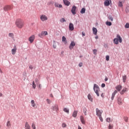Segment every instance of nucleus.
Masks as SVG:
<instances>
[{
	"mask_svg": "<svg viewBox=\"0 0 129 129\" xmlns=\"http://www.w3.org/2000/svg\"><path fill=\"white\" fill-rule=\"evenodd\" d=\"M100 120V121H101L102 122V121H103V119L102 118V117L101 116V115L100 116H98Z\"/></svg>",
	"mask_w": 129,
	"mask_h": 129,
	"instance_id": "41",
	"label": "nucleus"
},
{
	"mask_svg": "<svg viewBox=\"0 0 129 129\" xmlns=\"http://www.w3.org/2000/svg\"><path fill=\"white\" fill-rule=\"evenodd\" d=\"M11 121H10V120L8 121L7 122V127H10V126H11Z\"/></svg>",
	"mask_w": 129,
	"mask_h": 129,
	"instance_id": "29",
	"label": "nucleus"
},
{
	"mask_svg": "<svg viewBox=\"0 0 129 129\" xmlns=\"http://www.w3.org/2000/svg\"><path fill=\"white\" fill-rule=\"evenodd\" d=\"M63 2L66 6H67L68 7L70 6V3L68 0H63Z\"/></svg>",
	"mask_w": 129,
	"mask_h": 129,
	"instance_id": "18",
	"label": "nucleus"
},
{
	"mask_svg": "<svg viewBox=\"0 0 129 129\" xmlns=\"http://www.w3.org/2000/svg\"><path fill=\"white\" fill-rule=\"evenodd\" d=\"M82 55L80 56V58H82Z\"/></svg>",
	"mask_w": 129,
	"mask_h": 129,
	"instance_id": "62",
	"label": "nucleus"
},
{
	"mask_svg": "<svg viewBox=\"0 0 129 129\" xmlns=\"http://www.w3.org/2000/svg\"><path fill=\"white\" fill-rule=\"evenodd\" d=\"M123 100H122V99H121L120 97H118L117 99V103L119 105H121L122 104Z\"/></svg>",
	"mask_w": 129,
	"mask_h": 129,
	"instance_id": "12",
	"label": "nucleus"
},
{
	"mask_svg": "<svg viewBox=\"0 0 129 129\" xmlns=\"http://www.w3.org/2000/svg\"><path fill=\"white\" fill-rule=\"evenodd\" d=\"M40 20L42 22H44V21L48 20V17L46 15H42L40 16Z\"/></svg>",
	"mask_w": 129,
	"mask_h": 129,
	"instance_id": "5",
	"label": "nucleus"
},
{
	"mask_svg": "<svg viewBox=\"0 0 129 129\" xmlns=\"http://www.w3.org/2000/svg\"><path fill=\"white\" fill-rule=\"evenodd\" d=\"M96 115L98 116H100V115H101V114H102V111H100V110H99V108H96Z\"/></svg>",
	"mask_w": 129,
	"mask_h": 129,
	"instance_id": "8",
	"label": "nucleus"
},
{
	"mask_svg": "<svg viewBox=\"0 0 129 129\" xmlns=\"http://www.w3.org/2000/svg\"><path fill=\"white\" fill-rule=\"evenodd\" d=\"M62 41L64 42V44H67V39H66V37H65V36H62Z\"/></svg>",
	"mask_w": 129,
	"mask_h": 129,
	"instance_id": "25",
	"label": "nucleus"
},
{
	"mask_svg": "<svg viewBox=\"0 0 129 129\" xmlns=\"http://www.w3.org/2000/svg\"><path fill=\"white\" fill-rule=\"evenodd\" d=\"M95 38H96V39H98V37L96 36V37H95Z\"/></svg>",
	"mask_w": 129,
	"mask_h": 129,
	"instance_id": "61",
	"label": "nucleus"
},
{
	"mask_svg": "<svg viewBox=\"0 0 129 129\" xmlns=\"http://www.w3.org/2000/svg\"><path fill=\"white\" fill-rule=\"evenodd\" d=\"M106 61H109V55H106Z\"/></svg>",
	"mask_w": 129,
	"mask_h": 129,
	"instance_id": "45",
	"label": "nucleus"
},
{
	"mask_svg": "<svg viewBox=\"0 0 129 129\" xmlns=\"http://www.w3.org/2000/svg\"><path fill=\"white\" fill-rule=\"evenodd\" d=\"M29 69H31V70H33V68H34L33 67V66H32V65H30L29 66Z\"/></svg>",
	"mask_w": 129,
	"mask_h": 129,
	"instance_id": "48",
	"label": "nucleus"
},
{
	"mask_svg": "<svg viewBox=\"0 0 129 129\" xmlns=\"http://www.w3.org/2000/svg\"><path fill=\"white\" fill-rule=\"evenodd\" d=\"M127 90V88H124L122 89V90L120 92V94H124V93H125V92L126 91V90Z\"/></svg>",
	"mask_w": 129,
	"mask_h": 129,
	"instance_id": "23",
	"label": "nucleus"
},
{
	"mask_svg": "<svg viewBox=\"0 0 129 129\" xmlns=\"http://www.w3.org/2000/svg\"><path fill=\"white\" fill-rule=\"evenodd\" d=\"M93 34L95 35H97V29L95 27L93 28Z\"/></svg>",
	"mask_w": 129,
	"mask_h": 129,
	"instance_id": "20",
	"label": "nucleus"
},
{
	"mask_svg": "<svg viewBox=\"0 0 129 129\" xmlns=\"http://www.w3.org/2000/svg\"><path fill=\"white\" fill-rule=\"evenodd\" d=\"M39 81V80L38 79H35V82H38Z\"/></svg>",
	"mask_w": 129,
	"mask_h": 129,
	"instance_id": "54",
	"label": "nucleus"
},
{
	"mask_svg": "<svg viewBox=\"0 0 129 129\" xmlns=\"http://www.w3.org/2000/svg\"><path fill=\"white\" fill-rule=\"evenodd\" d=\"M93 89L94 91H95V93L97 94V96H99V92H100V90L99 89V87H98V85L94 84Z\"/></svg>",
	"mask_w": 129,
	"mask_h": 129,
	"instance_id": "3",
	"label": "nucleus"
},
{
	"mask_svg": "<svg viewBox=\"0 0 129 129\" xmlns=\"http://www.w3.org/2000/svg\"><path fill=\"white\" fill-rule=\"evenodd\" d=\"M3 96V93L0 92V97H2Z\"/></svg>",
	"mask_w": 129,
	"mask_h": 129,
	"instance_id": "55",
	"label": "nucleus"
},
{
	"mask_svg": "<svg viewBox=\"0 0 129 129\" xmlns=\"http://www.w3.org/2000/svg\"><path fill=\"white\" fill-rule=\"evenodd\" d=\"M113 127V126L112 125H111V124H110L109 125V126H108V128L109 129H111V128H112Z\"/></svg>",
	"mask_w": 129,
	"mask_h": 129,
	"instance_id": "46",
	"label": "nucleus"
},
{
	"mask_svg": "<svg viewBox=\"0 0 129 129\" xmlns=\"http://www.w3.org/2000/svg\"><path fill=\"white\" fill-rule=\"evenodd\" d=\"M16 25L19 29H22L24 27V22L21 19H17L16 21Z\"/></svg>",
	"mask_w": 129,
	"mask_h": 129,
	"instance_id": "1",
	"label": "nucleus"
},
{
	"mask_svg": "<svg viewBox=\"0 0 129 129\" xmlns=\"http://www.w3.org/2000/svg\"><path fill=\"white\" fill-rule=\"evenodd\" d=\"M80 120L83 124H85V120L84 119V117L83 116H80Z\"/></svg>",
	"mask_w": 129,
	"mask_h": 129,
	"instance_id": "16",
	"label": "nucleus"
},
{
	"mask_svg": "<svg viewBox=\"0 0 129 129\" xmlns=\"http://www.w3.org/2000/svg\"><path fill=\"white\" fill-rule=\"evenodd\" d=\"M77 113H78V111H74L73 113V117H76L77 116Z\"/></svg>",
	"mask_w": 129,
	"mask_h": 129,
	"instance_id": "22",
	"label": "nucleus"
},
{
	"mask_svg": "<svg viewBox=\"0 0 129 129\" xmlns=\"http://www.w3.org/2000/svg\"><path fill=\"white\" fill-rule=\"evenodd\" d=\"M83 65V63L82 62H80L79 64V67H82V66Z\"/></svg>",
	"mask_w": 129,
	"mask_h": 129,
	"instance_id": "49",
	"label": "nucleus"
},
{
	"mask_svg": "<svg viewBox=\"0 0 129 129\" xmlns=\"http://www.w3.org/2000/svg\"><path fill=\"white\" fill-rule=\"evenodd\" d=\"M54 6H55V7H56V8H62V5H61V4L59 5V4H58L57 3H54Z\"/></svg>",
	"mask_w": 129,
	"mask_h": 129,
	"instance_id": "24",
	"label": "nucleus"
},
{
	"mask_svg": "<svg viewBox=\"0 0 129 129\" xmlns=\"http://www.w3.org/2000/svg\"><path fill=\"white\" fill-rule=\"evenodd\" d=\"M53 47L54 49H56V48H57V45H56V42L55 41H54Z\"/></svg>",
	"mask_w": 129,
	"mask_h": 129,
	"instance_id": "36",
	"label": "nucleus"
},
{
	"mask_svg": "<svg viewBox=\"0 0 129 129\" xmlns=\"http://www.w3.org/2000/svg\"><path fill=\"white\" fill-rule=\"evenodd\" d=\"M105 6H106V7H108L109 6V1L106 0L104 2Z\"/></svg>",
	"mask_w": 129,
	"mask_h": 129,
	"instance_id": "26",
	"label": "nucleus"
},
{
	"mask_svg": "<svg viewBox=\"0 0 129 129\" xmlns=\"http://www.w3.org/2000/svg\"><path fill=\"white\" fill-rule=\"evenodd\" d=\"M31 127L33 129H36V124H35V123H32Z\"/></svg>",
	"mask_w": 129,
	"mask_h": 129,
	"instance_id": "32",
	"label": "nucleus"
},
{
	"mask_svg": "<svg viewBox=\"0 0 129 129\" xmlns=\"http://www.w3.org/2000/svg\"><path fill=\"white\" fill-rule=\"evenodd\" d=\"M101 96L102 97H104V94L102 93L101 95Z\"/></svg>",
	"mask_w": 129,
	"mask_h": 129,
	"instance_id": "52",
	"label": "nucleus"
},
{
	"mask_svg": "<svg viewBox=\"0 0 129 129\" xmlns=\"http://www.w3.org/2000/svg\"><path fill=\"white\" fill-rule=\"evenodd\" d=\"M0 73H3V71H2V69H0Z\"/></svg>",
	"mask_w": 129,
	"mask_h": 129,
	"instance_id": "58",
	"label": "nucleus"
},
{
	"mask_svg": "<svg viewBox=\"0 0 129 129\" xmlns=\"http://www.w3.org/2000/svg\"><path fill=\"white\" fill-rule=\"evenodd\" d=\"M69 30L70 31H73V30H74V25L73 23H70Z\"/></svg>",
	"mask_w": 129,
	"mask_h": 129,
	"instance_id": "14",
	"label": "nucleus"
},
{
	"mask_svg": "<svg viewBox=\"0 0 129 129\" xmlns=\"http://www.w3.org/2000/svg\"><path fill=\"white\" fill-rule=\"evenodd\" d=\"M78 129H82L80 126H78Z\"/></svg>",
	"mask_w": 129,
	"mask_h": 129,
	"instance_id": "57",
	"label": "nucleus"
},
{
	"mask_svg": "<svg viewBox=\"0 0 129 129\" xmlns=\"http://www.w3.org/2000/svg\"><path fill=\"white\" fill-rule=\"evenodd\" d=\"M63 111H64V112H67V113H69V109L67 108H63Z\"/></svg>",
	"mask_w": 129,
	"mask_h": 129,
	"instance_id": "28",
	"label": "nucleus"
},
{
	"mask_svg": "<svg viewBox=\"0 0 129 129\" xmlns=\"http://www.w3.org/2000/svg\"><path fill=\"white\" fill-rule=\"evenodd\" d=\"M115 88L117 91H120V90L122 89V86L120 85H118V86H116Z\"/></svg>",
	"mask_w": 129,
	"mask_h": 129,
	"instance_id": "15",
	"label": "nucleus"
},
{
	"mask_svg": "<svg viewBox=\"0 0 129 129\" xmlns=\"http://www.w3.org/2000/svg\"><path fill=\"white\" fill-rule=\"evenodd\" d=\"M39 87H40V85H39Z\"/></svg>",
	"mask_w": 129,
	"mask_h": 129,
	"instance_id": "63",
	"label": "nucleus"
},
{
	"mask_svg": "<svg viewBox=\"0 0 129 129\" xmlns=\"http://www.w3.org/2000/svg\"><path fill=\"white\" fill-rule=\"evenodd\" d=\"M12 55H15L17 52V46L15 45L11 50Z\"/></svg>",
	"mask_w": 129,
	"mask_h": 129,
	"instance_id": "9",
	"label": "nucleus"
},
{
	"mask_svg": "<svg viewBox=\"0 0 129 129\" xmlns=\"http://www.w3.org/2000/svg\"><path fill=\"white\" fill-rule=\"evenodd\" d=\"M0 127H2V126H0Z\"/></svg>",
	"mask_w": 129,
	"mask_h": 129,
	"instance_id": "64",
	"label": "nucleus"
},
{
	"mask_svg": "<svg viewBox=\"0 0 129 129\" xmlns=\"http://www.w3.org/2000/svg\"><path fill=\"white\" fill-rule=\"evenodd\" d=\"M76 10H77V7H76V6H74L72 8V10H71V12L72 14H73V15H76Z\"/></svg>",
	"mask_w": 129,
	"mask_h": 129,
	"instance_id": "7",
	"label": "nucleus"
},
{
	"mask_svg": "<svg viewBox=\"0 0 129 129\" xmlns=\"http://www.w3.org/2000/svg\"><path fill=\"white\" fill-rule=\"evenodd\" d=\"M93 53L94 55H96V53H97V49H93Z\"/></svg>",
	"mask_w": 129,
	"mask_h": 129,
	"instance_id": "37",
	"label": "nucleus"
},
{
	"mask_svg": "<svg viewBox=\"0 0 129 129\" xmlns=\"http://www.w3.org/2000/svg\"><path fill=\"white\" fill-rule=\"evenodd\" d=\"M106 121L107 122H110V121H111V120L110 118H106Z\"/></svg>",
	"mask_w": 129,
	"mask_h": 129,
	"instance_id": "43",
	"label": "nucleus"
},
{
	"mask_svg": "<svg viewBox=\"0 0 129 129\" xmlns=\"http://www.w3.org/2000/svg\"><path fill=\"white\" fill-rule=\"evenodd\" d=\"M50 96H51V97H54V96H53V94H50Z\"/></svg>",
	"mask_w": 129,
	"mask_h": 129,
	"instance_id": "60",
	"label": "nucleus"
},
{
	"mask_svg": "<svg viewBox=\"0 0 129 129\" xmlns=\"http://www.w3.org/2000/svg\"><path fill=\"white\" fill-rule=\"evenodd\" d=\"M48 32L47 31H42L41 34H38V37L40 38H43L45 36H47Z\"/></svg>",
	"mask_w": 129,
	"mask_h": 129,
	"instance_id": "4",
	"label": "nucleus"
},
{
	"mask_svg": "<svg viewBox=\"0 0 129 129\" xmlns=\"http://www.w3.org/2000/svg\"><path fill=\"white\" fill-rule=\"evenodd\" d=\"M106 25H107V26H111L112 24L111 22L107 21L106 22Z\"/></svg>",
	"mask_w": 129,
	"mask_h": 129,
	"instance_id": "33",
	"label": "nucleus"
},
{
	"mask_svg": "<svg viewBox=\"0 0 129 129\" xmlns=\"http://www.w3.org/2000/svg\"><path fill=\"white\" fill-rule=\"evenodd\" d=\"M61 126L62 127H66L67 126V124L65 123H62Z\"/></svg>",
	"mask_w": 129,
	"mask_h": 129,
	"instance_id": "39",
	"label": "nucleus"
},
{
	"mask_svg": "<svg viewBox=\"0 0 129 129\" xmlns=\"http://www.w3.org/2000/svg\"><path fill=\"white\" fill-rule=\"evenodd\" d=\"M31 106H32V107H36V103H35V101L34 100H32L31 101Z\"/></svg>",
	"mask_w": 129,
	"mask_h": 129,
	"instance_id": "21",
	"label": "nucleus"
},
{
	"mask_svg": "<svg viewBox=\"0 0 129 129\" xmlns=\"http://www.w3.org/2000/svg\"><path fill=\"white\" fill-rule=\"evenodd\" d=\"M109 20H110L111 22H113V18H112V17H111V16H109L108 17Z\"/></svg>",
	"mask_w": 129,
	"mask_h": 129,
	"instance_id": "35",
	"label": "nucleus"
},
{
	"mask_svg": "<svg viewBox=\"0 0 129 129\" xmlns=\"http://www.w3.org/2000/svg\"><path fill=\"white\" fill-rule=\"evenodd\" d=\"M5 12H8V11H11L12 10V7L10 6H5L4 8Z\"/></svg>",
	"mask_w": 129,
	"mask_h": 129,
	"instance_id": "10",
	"label": "nucleus"
},
{
	"mask_svg": "<svg viewBox=\"0 0 129 129\" xmlns=\"http://www.w3.org/2000/svg\"><path fill=\"white\" fill-rule=\"evenodd\" d=\"M25 129H31V126L29 125V123L26 122L25 125Z\"/></svg>",
	"mask_w": 129,
	"mask_h": 129,
	"instance_id": "19",
	"label": "nucleus"
},
{
	"mask_svg": "<svg viewBox=\"0 0 129 129\" xmlns=\"http://www.w3.org/2000/svg\"><path fill=\"white\" fill-rule=\"evenodd\" d=\"M107 80H108V79L107 78H106L105 79V81H107Z\"/></svg>",
	"mask_w": 129,
	"mask_h": 129,
	"instance_id": "56",
	"label": "nucleus"
},
{
	"mask_svg": "<svg viewBox=\"0 0 129 129\" xmlns=\"http://www.w3.org/2000/svg\"><path fill=\"white\" fill-rule=\"evenodd\" d=\"M82 36L83 37L85 36V33H84V32H82Z\"/></svg>",
	"mask_w": 129,
	"mask_h": 129,
	"instance_id": "53",
	"label": "nucleus"
},
{
	"mask_svg": "<svg viewBox=\"0 0 129 129\" xmlns=\"http://www.w3.org/2000/svg\"><path fill=\"white\" fill-rule=\"evenodd\" d=\"M52 110L57 112L59 110V105L58 104H55L52 106Z\"/></svg>",
	"mask_w": 129,
	"mask_h": 129,
	"instance_id": "6",
	"label": "nucleus"
},
{
	"mask_svg": "<svg viewBox=\"0 0 129 129\" xmlns=\"http://www.w3.org/2000/svg\"><path fill=\"white\" fill-rule=\"evenodd\" d=\"M124 120L126 122H127L128 120V117H124Z\"/></svg>",
	"mask_w": 129,
	"mask_h": 129,
	"instance_id": "38",
	"label": "nucleus"
},
{
	"mask_svg": "<svg viewBox=\"0 0 129 129\" xmlns=\"http://www.w3.org/2000/svg\"><path fill=\"white\" fill-rule=\"evenodd\" d=\"M60 22H61V23H64V22H66V20L64 18H61V19H60Z\"/></svg>",
	"mask_w": 129,
	"mask_h": 129,
	"instance_id": "44",
	"label": "nucleus"
},
{
	"mask_svg": "<svg viewBox=\"0 0 129 129\" xmlns=\"http://www.w3.org/2000/svg\"><path fill=\"white\" fill-rule=\"evenodd\" d=\"M9 36L11 38H14V33H10L9 34Z\"/></svg>",
	"mask_w": 129,
	"mask_h": 129,
	"instance_id": "40",
	"label": "nucleus"
},
{
	"mask_svg": "<svg viewBox=\"0 0 129 129\" xmlns=\"http://www.w3.org/2000/svg\"><path fill=\"white\" fill-rule=\"evenodd\" d=\"M116 93H117V91L115 90L114 92L112 94L111 100H113L114 96H115V94H116Z\"/></svg>",
	"mask_w": 129,
	"mask_h": 129,
	"instance_id": "17",
	"label": "nucleus"
},
{
	"mask_svg": "<svg viewBox=\"0 0 129 129\" xmlns=\"http://www.w3.org/2000/svg\"><path fill=\"white\" fill-rule=\"evenodd\" d=\"M85 8H82L80 11L81 14H85Z\"/></svg>",
	"mask_w": 129,
	"mask_h": 129,
	"instance_id": "30",
	"label": "nucleus"
},
{
	"mask_svg": "<svg viewBox=\"0 0 129 129\" xmlns=\"http://www.w3.org/2000/svg\"><path fill=\"white\" fill-rule=\"evenodd\" d=\"M32 87L34 88V89H36V84H35L34 81H33L32 82Z\"/></svg>",
	"mask_w": 129,
	"mask_h": 129,
	"instance_id": "34",
	"label": "nucleus"
},
{
	"mask_svg": "<svg viewBox=\"0 0 129 129\" xmlns=\"http://www.w3.org/2000/svg\"><path fill=\"white\" fill-rule=\"evenodd\" d=\"M118 7H120V8H121V7H122V3H121V2H119Z\"/></svg>",
	"mask_w": 129,
	"mask_h": 129,
	"instance_id": "47",
	"label": "nucleus"
},
{
	"mask_svg": "<svg viewBox=\"0 0 129 129\" xmlns=\"http://www.w3.org/2000/svg\"><path fill=\"white\" fill-rule=\"evenodd\" d=\"M118 42H119V43H121V42H122V39H121L120 35H119V34H117L116 36V38L114 39L113 42H114V44L117 45L118 44Z\"/></svg>",
	"mask_w": 129,
	"mask_h": 129,
	"instance_id": "2",
	"label": "nucleus"
},
{
	"mask_svg": "<svg viewBox=\"0 0 129 129\" xmlns=\"http://www.w3.org/2000/svg\"><path fill=\"white\" fill-rule=\"evenodd\" d=\"M84 113L85 115H86V111H84Z\"/></svg>",
	"mask_w": 129,
	"mask_h": 129,
	"instance_id": "59",
	"label": "nucleus"
},
{
	"mask_svg": "<svg viewBox=\"0 0 129 129\" xmlns=\"http://www.w3.org/2000/svg\"><path fill=\"white\" fill-rule=\"evenodd\" d=\"M46 101H47V103H48V104H50V100L49 99H47L46 100Z\"/></svg>",
	"mask_w": 129,
	"mask_h": 129,
	"instance_id": "51",
	"label": "nucleus"
},
{
	"mask_svg": "<svg viewBox=\"0 0 129 129\" xmlns=\"http://www.w3.org/2000/svg\"><path fill=\"white\" fill-rule=\"evenodd\" d=\"M122 80H123V82H125V81L126 80V76L124 75L122 76Z\"/></svg>",
	"mask_w": 129,
	"mask_h": 129,
	"instance_id": "31",
	"label": "nucleus"
},
{
	"mask_svg": "<svg viewBox=\"0 0 129 129\" xmlns=\"http://www.w3.org/2000/svg\"><path fill=\"white\" fill-rule=\"evenodd\" d=\"M101 87H102L103 88V87H105V84L103 83L101 85Z\"/></svg>",
	"mask_w": 129,
	"mask_h": 129,
	"instance_id": "50",
	"label": "nucleus"
},
{
	"mask_svg": "<svg viewBox=\"0 0 129 129\" xmlns=\"http://www.w3.org/2000/svg\"><path fill=\"white\" fill-rule=\"evenodd\" d=\"M88 98L90 101H93V99H92V97H91V95L90 94H89L88 95Z\"/></svg>",
	"mask_w": 129,
	"mask_h": 129,
	"instance_id": "27",
	"label": "nucleus"
},
{
	"mask_svg": "<svg viewBox=\"0 0 129 129\" xmlns=\"http://www.w3.org/2000/svg\"><path fill=\"white\" fill-rule=\"evenodd\" d=\"M34 40H35V35H32L29 38V41L30 43H32L33 42H34Z\"/></svg>",
	"mask_w": 129,
	"mask_h": 129,
	"instance_id": "11",
	"label": "nucleus"
},
{
	"mask_svg": "<svg viewBox=\"0 0 129 129\" xmlns=\"http://www.w3.org/2000/svg\"><path fill=\"white\" fill-rule=\"evenodd\" d=\"M125 29H128V28H129V24L128 23H126L125 24Z\"/></svg>",
	"mask_w": 129,
	"mask_h": 129,
	"instance_id": "42",
	"label": "nucleus"
},
{
	"mask_svg": "<svg viewBox=\"0 0 129 129\" xmlns=\"http://www.w3.org/2000/svg\"><path fill=\"white\" fill-rule=\"evenodd\" d=\"M75 46V42L74 41H72L69 46V48L70 50H72L73 49V47Z\"/></svg>",
	"mask_w": 129,
	"mask_h": 129,
	"instance_id": "13",
	"label": "nucleus"
}]
</instances>
